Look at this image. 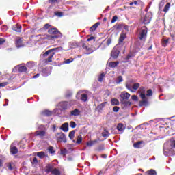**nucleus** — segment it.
I'll list each match as a JSON object with an SVG mask.
<instances>
[{"label":"nucleus","instance_id":"obj_1","mask_svg":"<svg viewBox=\"0 0 175 175\" xmlns=\"http://www.w3.org/2000/svg\"><path fill=\"white\" fill-rule=\"evenodd\" d=\"M163 152L165 157L175 155V139H172L164 144Z\"/></svg>","mask_w":175,"mask_h":175},{"label":"nucleus","instance_id":"obj_56","mask_svg":"<svg viewBox=\"0 0 175 175\" xmlns=\"http://www.w3.org/2000/svg\"><path fill=\"white\" fill-rule=\"evenodd\" d=\"M8 168L10 170H13V167H12V164H9L8 165Z\"/></svg>","mask_w":175,"mask_h":175},{"label":"nucleus","instance_id":"obj_11","mask_svg":"<svg viewBox=\"0 0 175 175\" xmlns=\"http://www.w3.org/2000/svg\"><path fill=\"white\" fill-rule=\"evenodd\" d=\"M152 18V14L151 12L146 13L144 18V24H150Z\"/></svg>","mask_w":175,"mask_h":175},{"label":"nucleus","instance_id":"obj_25","mask_svg":"<svg viewBox=\"0 0 175 175\" xmlns=\"http://www.w3.org/2000/svg\"><path fill=\"white\" fill-rule=\"evenodd\" d=\"M96 143H98V140L95 139L94 141H89L88 143H87V146L88 147H92V146H94V144H96Z\"/></svg>","mask_w":175,"mask_h":175},{"label":"nucleus","instance_id":"obj_19","mask_svg":"<svg viewBox=\"0 0 175 175\" xmlns=\"http://www.w3.org/2000/svg\"><path fill=\"white\" fill-rule=\"evenodd\" d=\"M12 29L13 31H15V32H21V25H15L12 27Z\"/></svg>","mask_w":175,"mask_h":175},{"label":"nucleus","instance_id":"obj_41","mask_svg":"<svg viewBox=\"0 0 175 175\" xmlns=\"http://www.w3.org/2000/svg\"><path fill=\"white\" fill-rule=\"evenodd\" d=\"M38 159L36 157H33V161L31 162L33 166H36V165H38Z\"/></svg>","mask_w":175,"mask_h":175},{"label":"nucleus","instance_id":"obj_3","mask_svg":"<svg viewBox=\"0 0 175 175\" xmlns=\"http://www.w3.org/2000/svg\"><path fill=\"white\" fill-rule=\"evenodd\" d=\"M48 32L50 35L48 36V39L49 40H53V39H57V38H61V36H62V34L58 31L57 28H51L48 30Z\"/></svg>","mask_w":175,"mask_h":175},{"label":"nucleus","instance_id":"obj_5","mask_svg":"<svg viewBox=\"0 0 175 175\" xmlns=\"http://www.w3.org/2000/svg\"><path fill=\"white\" fill-rule=\"evenodd\" d=\"M85 92V91L84 90L79 91L77 94V98L82 100V102H87L88 100V94Z\"/></svg>","mask_w":175,"mask_h":175},{"label":"nucleus","instance_id":"obj_46","mask_svg":"<svg viewBox=\"0 0 175 175\" xmlns=\"http://www.w3.org/2000/svg\"><path fill=\"white\" fill-rule=\"evenodd\" d=\"M70 126L71 128H76V122H73V121L70 122Z\"/></svg>","mask_w":175,"mask_h":175},{"label":"nucleus","instance_id":"obj_52","mask_svg":"<svg viewBox=\"0 0 175 175\" xmlns=\"http://www.w3.org/2000/svg\"><path fill=\"white\" fill-rule=\"evenodd\" d=\"M6 85H8L7 82L1 83H0V88H2V87H6Z\"/></svg>","mask_w":175,"mask_h":175},{"label":"nucleus","instance_id":"obj_28","mask_svg":"<svg viewBox=\"0 0 175 175\" xmlns=\"http://www.w3.org/2000/svg\"><path fill=\"white\" fill-rule=\"evenodd\" d=\"M51 174L53 175H61V172H59V170L55 168L52 172Z\"/></svg>","mask_w":175,"mask_h":175},{"label":"nucleus","instance_id":"obj_42","mask_svg":"<svg viewBox=\"0 0 175 175\" xmlns=\"http://www.w3.org/2000/svg\"><path fill=\"white\" fill-rule=\"evenodd\" d=\"M42 115L43 116H51V111H49V110H46V111H44L42 112Z\"/></svg>","mask_w":175,"mask_h":175},{"label":"nucleus","instance_id":"obj_31","mask_svg":"<svg viewBox=\"0 0 175 175\" xmlns=\"http://www.w3.org/2000/svg\"><path fill=\"white\" fill-rule=\"evenodd\" d=\"M147 175H157V171L154 170H150L146 172Z\"/></svg>","mask_w":175,"mask_h":175},{"label":"nucleus","instance_id":"obj_59","mask_svg":"<svg viewBox=\"0 0 175 175\" xmlns=\"http://www.w3.org/2000/svg\"><path fill=\"white\" fill-rule=\"evenodd\" d=\"M43 128H44V126L41 125L38 127V129H43Z\"/></svg>","mask_w":175,"mask_h":175},{"label":"nucleus","instance_id":"obj_51","mask_svg":"<svg viewBox=\"0 0 175 175\" xmlns=\"http://www.w3.org/2000/svg\"><path fill=\"white\" fill-rule=\"evenodd\" d=\"M113 111L115 113H117L119 110H120V107H117V106H115L113 109Z\"/></svg>","mask_w":175,"mask_h":175},{"label":"nucleus","instance_id":"obj_12","mask_svg":"<svg viewBox=\"0 0 175 175\" xmlns=\"http://www.w3.org/2000/svg\"><path fill=\"white\" fill-rule=\"evenodd\" d=\"M15 44L18 49H20V47H24L25 44L23 42V38L18 37L16 38L15 40Z\"/></svg>","mask_w":175,"mask_h":175},{"label":"nucleus","instance_id":"obj_8","mask_svg":"<svg viewBox=\"0 0 175 175\" xmlns=\"http://www.w3.org/2000/svg\"><path fill=\"white\" fill-rule=\"evenodd\" d=\"M110 44H111V38H107L101 42L99 47H100L101 50H105V49L110 46Z\"/></svg>","mask_w":175,"mask_h":175},{"label":"nucleus","instance_id":"obj_20","mask_svg":"<svg viewBox=\"0 0 175 175\" xmlns=\"http://www.w3.org/2000/svg\"><path fill=\"white\" fill-rule=\"evenodd\" d=\"M117 129L119 132L122 133V132H124V131L125 130V126H124V124H122V123H119L117 126Z\"/></svg>","mask_w":175,"mask_h":175},{"label":"nucleus","instance_id":"obj_2","mask_svg":"<svg viewBox=\"0 0 175 175\" xmlns=\"http://www.w3.org/2000/svg\"><path fill=\"white\" fill-rule=\"evenodd\" d=\"M62 50V48L58 47V48H53L46 51L43 54L44 57H47V55H49L48 58L46 59V62H52L53 57H54V55H55V53H58V51H61Z\"/></svg>","mask_w":175,"mask_h":175},{"label":"nucleus","instance_id":"obj_58","mask_svg":"<svg viewBox=\"0 0 175 175\" xmlns=\"http://www.w3.org/2000/svg\"><path fill=\"white\" fill-rule=\"evenodd\" d=\"M39 76H40V75H39V74H37V75H34V76L33 77V79H38V77H39Z\"/></svg>","mask_w":175,"mask_h":175},{"label":"nucleus","instance_id":"obj_57","mask_svg":"<svg viewBox=\"0 0 175 175\" xmlns=\"http://www.w3.org/2000/svg\"><path fill=\"white\" fill-rule=\"evenodd\" d=\"M94 37L92 36V37L88 38L87 41H88V42H91V40H94Z\"/></svg>","mask_w":175,"mask_h":175},{"label":"nucleus","instance_id":"obj_44","mask_svg":"<svg viewBox=\"0 0 175 175\" xmlns=\"http://www.w3.org/2000/svg\"><path fill=\"white\" fill-rule=\"evenodd\" d=\"M74 59L70 58L64 61V64H70V62H73Z\"/></svg>","mask_w":175,"mask_h":175},{"label":"nucleus","instance_id":"obj_22","mask_svg":"<svg viewBox=\"0 0 175 175\" xmlns=\"http://www.w3.org/2000/svg\"><path fill=\"white\" fill-rule=\"evenodd\" d=\"M170 43V38H164L162 40V46L166 47Z\"/></svg>","mask_w":175,"mask_h":175},{"label":"nucleus","instance_id":"obj_23","mask_svg":"<svg viewBox=\"0 0 175 175\" xmlns=\"http://www.w3.org/2000/svg\"><path fill=\"white\" fill-rule=\"evenodd\" d=\"M36 64L35 63V62H29L26 65V68L27 69H32V68H33V66H36Z\"/></svg>","mask_w":175,"mask_h":175},{"label":"nucleus","instance_id":"obj_21","mask_svg":"<svg viewBox=\"0 0 175 175\" xmlns=\"http://www.w3.org/2000/svg\"><path fill=\"white\" fill-rule=\"evenodd\" d=\"M10 152H11V154H12V155H16V154H17V152H18L17 147L13 146V145H12L11 148H10Z\"/></svg>","mask_w":175,"mask_h":175},{"label":"nucleus","instance_id":"obj_15","mask_svg":"<svg viewBox=\"0 0 175 175\" xmlns=\"http://www.w3.org/2000/svg\"><path fill=\"white\" fill-rule=\"evenodd\" d=\"M139 92L140 94V98H142L143 100H146V99H147L146 97V89L144 88H140Z\"/></svg>","mask_w":175,"mask_h":175},{"label":"nucleus","instance_id":"obj_63","mask_svg":"<svg viewBox=\"0 0 175 175\" xmlns=\"http://www.w3.org/2000/svg\"><path fill=\"white\" fill-rule=\"evenodd\" d=\"M133 5H134L133 2L130 3V6H132Z\"/></svg>","mask_w":175,"mask_h":175},{"label":"nucleus","instance_id":"obj_40","mask_svg":"<svg viewBox=\"0 0 175 175\" xmlns=\"http://www.w3.org/2000/svg\"><path fill=\"white\" fill-rule=\"evenodd\" d=\"M122 81H124L122 77L119 76L116 79V84H120V83H122Z\"/></svg>","mask_w":175,"mask_h":175},{"label":"nucleus","instance_id":"obj_37","mask_svg":"<svg viewBox=\"0 0 175 175\" xmlns=\"http://www.w3.org/2000/svg\"><path fill=\"white\" fill-rule=\"evenodd\" d=\"M143 143V142L140 141L138 142L137 143H135L133 144V147H135V148H140V145Z\"/></svg>","mask_w":175,"mask_h":175},{"label":"nucleus","instance_id":"obj_33","mask_svg":"<svg viewBox=\"0 0 175 175\" xmlns=\"http://www.w3.org/2000/svg\"><path fill=\"white\" fill-rule=\"evenodd\" d=\"M105 76H106V74H105V73H101L99 75L98 81H100V83H102L103 81V79H105Z\"/></svg>","mask_w":175,"mask_h":175},{"label":"nucleus","instance_id":"obj_50","mask_svg":"<svg viewBox=\"0 0 175 175\" xmlns=\"http://www.w3.org/2000/svg\"><path fill=\"white\" fill-rule=\"evenodd\" d=\"M131 99H132L133 100L135 101V102H137V96H136V95H133V96H131Z\"/></svg>","mask_w":175,"mask_h":175},{"label":"nucleus","instance_id":"obj_62","mask_svg":"<svg viewBox=\"0 0 175 175\" xmlns=\"http://www.w3.org/2000/svg\"><path fill=\"white\" fill-rule=\"evenodd\" d=\"M133 3H134V5H137V1H135L133 2Z\"/></svg>","mask_w":175,"mask_h":175},{"label":"nucleus","instance_id":"obj_27","mask_svg":"<svg viewBox=\"0 0 175 175\" xmlns=\"http://www.w3.org/2000/svg\"><path fill=\"white\" fill-rule=\"evenodd\" d=\"M111 103L113 105V106H118V105H120V102L116 98L112 99L111 100Z\"/></svg>","mask_w":175,"mask_h":175},{"label":"nucleus","instance_id":"obj_48","mask_svg":"<svg viewBox=\"0 0 175 175\" xmlns=\"http://www.w3.org/2000/svg\"><path fill=\"white\" fill-rule=\"evenodd\" d=\"M55 15L58 16V17H62V12H55Z\"/></svg>","mask_w":175,"mask_h":175},{"label":"nucleus","instance_id":"obj_38","mask_svg":"<svg viewBox=\"0 0 175 175\" xmlns=\"http://www.w3.org/2000/svg\"><path fill=\"white\" fill-rule=\"evenodd\" d=\"M118 64V62H110L109 65L110 68H116Z\"/></svg>","mask_w":175,"mask_h":175},{"label":"nucleus","instance_id":"obj_7","mask_svg":"<svg viewBox=\"0 0 175 175\" xmlns=\"http://www.w3.org/2000/svg\"><path fill=\"white\" fill-rule=\"evenodd\" d=\"M56 140L58 143H66V137L63 133H57L55 135Z\"/></svg>","mask_w":175,"mask_h":175},{"label":"nucleus","instance_id":"obj_53","mask_svg":"<svg viewBox=\"0 0 175 175\" xmlns=\"http://www.w3.org/2000/svg\"><path fill=\"white\" fill-rule=\"evenodd\" d=\"M44 29H49V28H50V25L49 24H46L44 26Z\"/></svg>","mask_w":175,"mask_h":175},{"label":"nucleus","instance_id":"obj_32","mask_svg":"<svg viewBox=\"0 0 175 175\" xmlns=\"http://www.w3.org/2000/svg\"><path fill=\"white\" fill-rule=\"evenodd\" d=\"M106 103H107V102H104V103H102L101 104H100L97 107L98 110H99V111L102 110V109H103V107H105V106H106Z\"/></svg>","mask_w":175,"mask_h":175},{"label":"nucleus","instance_id":"obj_47","mask_svg":"<svg viewBox=\"0 0 175 175\" xmlns=\"http://www.w3.org/2000/svg\"><path fill=\"white\" fill-rule=\"evenodd\" d=\"M152 95V90H148L147 91L146 96H151Z\"/></svg>","mask_w":175,"mask_h":175},{"label":"nucleus","instance_id":"obj_60","mask_svg":"<svg viewBox=\"0 0 175 175\" xmlns=\"http://www.w3.org/2000/svg\"><path fill=\"white\" fill-rule=\"evenodd\" d=\"M44 72V70H43V73ZM50 75V72L48 74H43V76H49Z\"/></svg>","mask_w":175,"mask_h":175},{"label":"nucleus","instance_id":"obj_6","mask_svg":"<svg viewBox=\"0 0 175 175\" xmlns=\"http://www.w3.org/2000/svg\"><path fill=\"white\" fill-rule=\"evenodd\" d=\"M146 38H147V27H142V29L139 31V38L142 42H145Z\"/></svg>","mask_w":175,"mask_h":175},{"label":"nucleus","instance_id":"obj_16","mask_svg":"<svg viewBox=\"0 0 175 175\" xmlns=\"http://www.w3.org/2000/svg\"><path fill=\"white\" fill-rule=\"evenodd\" d=\"M120 98H122V99L127 100V99H129V98H131V94L126 92H123L120 94Z\"/></svg>","mask_w":175,"mask_h":175},{"label":"nucleus","instance_id":"obj_36","mask_svg":"<svg viewBox=\"0 0 175 175\" xmlns=\"http://www.w3.org/2000/svg\"><path fill=\"white\" fill-rule=\"evenodd\" d=\"M83 142V137H81V135H78L76 143L77 144H80Z\"/></svg>","mask_w":175,"mask_h":175},{"label":"nucleus","instance_id":"obj_30","mask_svg":"<svg viewBox=\"0 0 175 175\" xmlns=\"http://www.w3.org/2000/svg\"><path fill=\"white\" fill-rule=\"evenodd\" d=\"M169 9H170V3H167L164 7L163 12H165V13H167V12H169Z\"/></svg>","mask_w":175,"mask_h":175},{"label":"nucleus","instance_id":"obj_54","mask_svg":"<svg viewBox=\"0 0 175 175\" xmlns=\"http://www.w3.org/2000/svg\"><path fill=\"white\" fill-rule=\"evenodd\" d=\"M5 42V39L3 38H0V45L3 44Z\"/></svg>","mask_w":175,"mask_h":175},{"label":"nucleus","instance_id":"obj_26","mask_svg":"<svg viewBox=\"0 0 175 175\" xmlns=\"http://www.w3.org/2000/svg\"><path fill=\"white\" fill-rule=\"evenodd\" d=\"M60 106L63 109V110H66L68 108V102H62L60 103Z\"/></svg>","mask_w":175,"mask_h":175},{"label":"nucleus","instance_id":"obj_49","mask_svg":"<svg viewBox=\"0 0 175 175\" xmlns=\"http://www.w3.org/2000/svg\"><path fill=\"white\" fill-rule=\"evenodd\" d=\"M68 152V150L66 149L61 150V154L62 155H66V153Z\"/></svg>","mask_w":175,"mask_h":175},{"label":"nucleus","instance_id":"obj_45","mask_svg":"<svg viewBox=\"0 0 175 175\" xmlns=\"http://www.w3.org/2000/svg\"><path fill=\"white\" fill-rule=\"evenodd\" d=\"M118 19V17L117 16H114L112 20L111 21V24L116 23Z\"/></svg>","mask_w":175,"mask_h":175},{"label":"nucleus","instance_id":"obj_17","mask_svg":"<svg viewBox=\"0 0 175 175\" xmlns=\"http://www.w3.org/2000/svg\"><path fill=\"white\" fill-rule=\"evenodd\" d=\"M70 117L73 116L74 117H77V116H80V111L77 109H75L74 110L71 111L70 113Z\"/></svg>","mask_w":175,"mask_h":175},{"label":"nucleus","instance_id":"obj_43","mask_svg":"<svg viewBox=\"0 0 175 175\" xmlns=\"http://www.w3.org/2000/svg\"><path fill=\"white\" fill-rule=\"evenodd\" d=\"M48 151L50 152V154H54L55 151H54V148L53 146H49L48 148Z\"/></svg>","mask_w":175,"mask_h":175},{"label":"nucleus","instance_id":"obj_39","mask_svg":"<svg viewBox=\"0 0 175 175\" xmlns=\"http://www.w3.org/2000/svg\"><path fill=\"white\" fill-rule=\"evenodd\" d=\"M76 132L75 131H72L69 133L68 137H70V140H72L73 137H75V133Z\"/></svg>","mask_w":175,"mask_h":175},{"label":"nucleus","instance_id":"obj_4","mask_svg":"<svg viewBox=\"0 0 175 175\" xmlns=\"http://www.w3.org/2000/svg\"><path fill=\"white\" fill-rule=\"evenodd\" d=\"M126 87L131 92H136V90L140 87V83H134L133 80L126 82Z\"/></svg>","mask_w":175,"mask_h":175},{"label":"nucleus","instance_id":"obj_29","mask_svg":"<svg viewBox=\"0 0 175 175\" xmlns=\"http://www.w3.org/2000/svg\"><path fill=\"white\" fill-rule=\"evenodd\" d=\"M37 157H38L40 159H43L44 158V157H46V153H44V152H37Z\"/></svg>","mask_w":175,"mask_h":175},{"label":"nucleus","instance_id":"obj_13","mask_svg":"<svg viewBox=\"0 0 175 175\" xmlns=\"http://www.w3.org/2000/svg\"><path fill=\"white\" fill-rule=\"evenodd\" d=\"M46 131V129H44L43 130L41 131H36L35 135L36 136H39L40 137H44V136H46L47 133Z\"/></svg>","mask_w":175,"mask_h":175},{"label":"nucleus","instance_id":"obj_18","mask_svg":"<svg viewBox=\"0 0 175 175\" xmlns=\"http://www.w3.org/2000/svg\"><path fill=\"white\" fill-rule=\"evenodd\" d=\"M60 129L64 131V132H68L69 131V124L68 122L64 123L60 127Z\"/></svg>","mask_w":175,"mask_h":175},{"label":"nucleus","instance_id":"obj_10","mask_svg":"<svg viewBox=\"0 0 175 175\" xmlns=\"http://www.w3.org/2000/svg\"><path fill=\"white\" fill-rule=\"evenodd\" d=\"M126 38V35L125 33H122L119 38V42L116 45L117 47H124V40H125V38Z\"/></svg>","mask_w":175,"mask_h":175},{"label":"nucleus","instance_id":"obj_64","mask_svg":"<svg viewBox=\"0 0 175 175\" xmlns=\"http://www.w3.org/2000/svg\"><path fill=\"white\" fill-rule=\"evenodd\" d=\"M98 175H102V171H100Z\"/></svg>","mask_w":175,"mask_h":175},{"label":"nucleus","instance_id":"obj_24","mask_svg":"<svg viewBox=\"0 0 175 175\" xmlns=\"http://www.w3.org/2000/svg\"><path fill=\"white\" fill-rule=\"evenodd\" d=\"M100 25V23L98 22L96 24H94L93 26H92L90 29V32H94V31L96 30V28Z\"/></svg>","mask_w":175,"mask_h":175},{"label":"nucleus","instance_id":"obj_35","mask_svg":"<svg viewBox=\"0 0 175 175\" xmlns=\"http://www.w3.org/2000/svg\"><path fill=\"white\" fill-rule=\"evenodd\" d=\"M109 131L107 130H104L102 133L103 137H109Z\"/></svg>","mask_w":175,"mask_h":175},{"label":"nucleus","instance_id":"obj_61","mask_svg":"<svg viewBox=\"0 0 175 175\" xmlns=\"http://www.w3.org/2000/svg\"><path fill=\"white\" fill-rule=\"evenodd\" d=\"M102 150H103V146H102V148H98V150H99V151H102Z\"/></svg>","mask_w":175,"mask_h":175},{"label":"nucleus","instance_id":"obj_55","mask_svg":"<svg viewBox=\"0 0 175 175\" xmlns=\"http://www.w3.org/2000/svg\"><path fill=\"white\" fill-rule=\"evenodd\" d=\"M133 57V55H132L131 53H129L127 57H126V59H129V58Z\"/></svg>","mask_w":175,"mask_h":175},{"label":"nucleus","instance_id":"obj_9","mask_svg":"<svg viewBox=\"0 0 175 175\" xmlns=\"http://www.w3.org/2000/svg\"><path fill=\"white\" fill-rule=\"evenodd\" d=\"M122 48L121 47H117V45L113 48V49L111 51V57L112 58H118V55H120V50H121Z\"/></svg>","mask_w":175,"mask_h":175},{"label":"nucleus","instance_id":"obj_34","mask_svg":"<svg viewBox=\"0 0 175 175\" xmlns=\"http://www.w3.org/2000/svg\"><path fill=\"white\" fill-rule=\"evenodd\" d=\"M27 68L25 66H21L18 68V70L21 72H27Z\"/></svg>","mask_w":175,"mask_h":175},{"label":"nucleus","instance_id":"obj_14","mask_svg":"<svg viewBox=\"0 0 175 175\" xmlns=\"http://www.w3.org/2000/svg\"><path fill=\"white\" fill-rule=\"evenodd\" d=\"M55 167H54V164H47L45 167L46 173H51Z\"/></svg>","mask_w":175,"mask_h":175}]
</instances>
